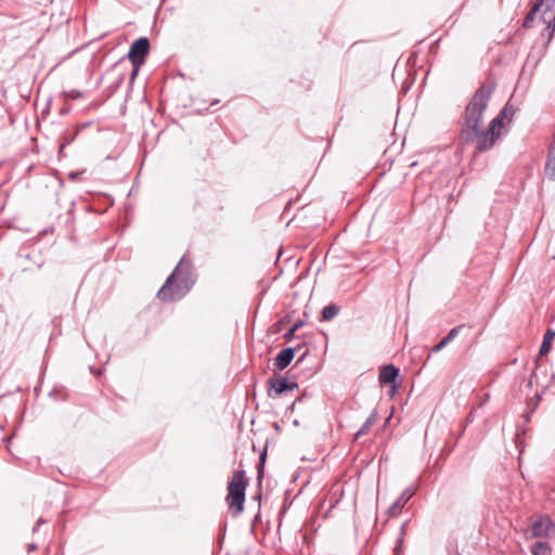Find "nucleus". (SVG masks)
I'll list each match as a JSON object with an SVG mask.
<instances>
[{
    "label": "nucleus",
    "mask_w": 555,
    "mask_h": 555,
    "mask_svg": "<svg viewBox=\"0 0 555 555\" xmlns=\"http://www.w3.org/2000/svg\"><path fill=\"white\" fill-rule=\"evenodd\" d=\"M248 480L244 470L234 472L228 485L227 503L233 516H237L244 509L245 491Z\"/></svg>",
    "instance_id": "4"
},
{
    "label": "nucleus",
    "mask_w": 555,
    "mask_h": 555,
    "mask_svg": "<svg viewBox=\"0 0 555 555\" xmlns=\"http://www.w3.org/2000/svg\"><path fill=\"white\" fill-rule=\"evenodd\" d=\"M543 23H547V28L550 29L551 28V21H555V16H553L552 13H550L548 9H545L542 14H541V17Z\"/></svg>",
    "instance_id": "18"
},
{
    "label": "nucleus",
    "mask_w": 555,
    "mask_h": 555,
    "mask_svg": "<svg viewBox=\"0 0 555 555\" xmlns=\"http://www.w3.org/2000/svg\"><path fill=\"white\" fill-rule=\"evenodd\" d=\"M264 459H266V452L261 454L260 461H264Z\"/></svg>",
    "instance_id": "24"
},
{
    "label": "nucleus",
    "mask_w": 555,
    "mask_h": 555,
    "mask_svg": "<svg viewBox=\"0 0 555 555\" xmlns=\"http://www.w3.org/2000/svg\"><path fill=\"white\" fill-rule=\"evenodd\" d=\"M514 108L507 103L499 115L491 120L486 130L476 129V137L472 138V142H476V150L479 153L492 149L496 140L501 137L502 130L512 121Z\"/></svg>",
    "instance_id": "3"
},
{
    "label": "nucleus",
    "mask_w": 555,
    "mask_h": 555,
    "mask_svg": "<svg viewBox=\"0 0 555 555\" xmlns=\"http://www.w3.org/2000/svg\"><path fill=\"white\" fill-rule=\"evenodd\" d=\"M555 31V25L552 27L551 35Z\"/></svg>",
    "instance_id": "25"
},
{
    "label": "nucleus",
    "mask_w": 555,
    "mask_h": 555,
    "mask_svg": "<svg viewBox=\"0 0 555 555\" xmlns=\"http://www.w3.org/2000/svg\"><path fill=\"white\" fill-rule=\"evenodd\" d=\"M150 51V42L149 39L145 37H141L138 40H135L128 52V59L131 62V64H144L145 57L149 54Z\"/></svg>",
    "instance_id": "6"
},
{
    "label": "nucleus",
    "mask_w": 555,
    "mask_h": 555,
    "mask_svg": "<svg viewBox=\"0 0 555 555\" xmlns=\"http://www.w3.org/2000/svg\"><path fill=\"white\" fill-rule=\"evenodd\" d=\"M413 492L409 489L404 490L401 495L388 508V515L391 517L398 516L408 501L412 498Z\"/></svg>",
    "instance_id": "8"
},
{
    "label": "nucleus",
    "mask_w": 555,
    "mask_h": 555,
    "mask_svg": "<svg viewBox=\"0 0 555 555\" xmlns=\"http://www.w3.org/2000/svg\"><path fill=\"white\" fill-rule=\"evenodd\" d=\"M532 555H551L552 547L547 542L538 541L531 546Z\"/></svg>",
    "instance_id": "14"
},
{
    "label": "nucleus",
    "mask_w": 555,
    "mask_h": 555,
    "mask_svg": "<svg viewBox=\"0 0 555 555\" xmlns=\"http://www.w3.org/2000/svg\"><path fill=\"white\" fill-rule=\"evenodd\" d=\"M295 350L293 348H285L281 350L274 359V365L279 370H284L293 360Z\"/></svg>",
    "instance_id": "9"
},
{
    "label": "nucleus",
    "mask_w": 555,
    "mask_h": 555,
    "mask_svg": "<svg viewBox=\"0 0 555 555\" xmlns=\"http://www.w3.org/2000/svg\"><path fill=\"white\" fill-rule=\"evenodd\" d=\"M302 325V322H296L292 327H291V332L292 333H295L296 331H298Z\"/></svg>",
    "instance_id": "22"
},
{
    "label": "nucleus",
    "mask_w": 555,
    "mask_h": 555,
    "mask_svg": "<svg viewBox=\"0 0 555 555\" xmlns=\"http://www.w3.org/2000/svg\"><path fill=\"white\" fill-rule=\"evenodd\" d=\"M191 262L185 256L181 258L173 272L157 293L163 301H176L182 298L191 288Z\"/></svg>",
    "instance_id": "2"
},
{
    "label": "nucleus",
    "mask_w": 555,
    "mask_h": 555,
    "mask_svg": "<svg viewBox=\"0 0 555 555\" xmlns=\"http://www.w3.org/2000/svg\"><path fill=\"white\" fill-rule=\"evenodd\" d=\"M546 159H555V134L548 146Z\"/></svg>",
    "instance_id": "19"
},
{
    "label": "nucleus",
    "mask_w": 555,
    "mask_h": 555,
    "mask_svg": "<svg viewBox=\"0 0 555 555\" xmlns=\"http://www.w3.org/2000/svg\"><path fill=\"white\" fill-rule=\"evenodd\" d=\"M338 310V307L335 305L325 306L322 310V319L324 321H331L337 315Z\"/></svg>",
    "instance_id": "15"
},
{
    "label": "nucleus",
    "mask_w": 555,
    "mask_h": 555,
    "mask_svg": "<svg viewBox=\"0 0 555 555\" xmlns=\"http://www.w3.org/2000/svg\"><path fill=\"white\" fill-rule=\"evenodd\" d=\"M295 333H292L291 330L285 334V338L286 339H289L291 337L294 336Z\"/></svg>",
    "instance_id": "23"
},
{
    "label": "nucleus",
    "mask_w": 555,
    "mask_h": 555,
    "mask_svg": "<svg viewBox=\"0 0 555 555\" xmlns=\"http://www.w3.org/2000/svg\"><path fill=\"white\" fill-rule=\"evenodd\" d=\"M462 328V325L453 327L446 337H443L439 344H437L433 348V352H439L442 350L449 343H451L457 335L460 330Z\"/></svg>",
    "instance_id": "12"
},
{
    "label": "nucleus",
    "mask_w": 555,
    "mask_h": 555,
    "mask_svg": "<svg viewBox=\"0 0 555 555\" xmlns=\"http://www.w3.org/2000/svg\"><path fill=\"white\" fill-rule=\"evenodd\" d=\"M554 337H555V332H553L552 330H547L544 335L542 345L540 347V351H539L540 356H545L550 352L551 346H552V340Z\"/></svg>",
    "instance_id": "13"
},
{
    "label": "nucleus",
    "mask_w": 555,
    "mask_h": 555,
    "mask_svg": "<svg viewBox=\"0 0 555 555\" xmlns=\"http://www.w3.org/2000/svg\"><path fill=\"white\" fill-rule=\"evenodd\" d=\"M526 534L529 538H553L555 537V522L548 516H540L532 521Z\"/></svg>",
    "instance_id": "5"
},
{
    "label": "nucleus",
    "mask_w": 555,
    "mask_h": 555,
    "mask_svg": "<svg viewBox=\"0 0 555 555\" xmlns=\"http://www.w3.org/2000/svg\"><path fill=\"white\" fill-rule=\"evenodd\" d=\"M67 95L72 99H77V98L81 96V92L77 91V90H72V91L67 92Z\"/></svg>",
    "instance_id": "21"
},
{
    "label": "nucleus",
    "mask_w": 555,
    "mask_h": 555,
    "mask_svg": "<svg viewBox=\"0 0 555 555\" xmlns=\"http://www.w3.org/2000/svg\"><path fill=\"white\" fill-rule=\"evenodd\" d=\"M142 63L139 64H132L133 68L130 75V80L133 81L139 73L140 67L142 66Z\"/></svg>",
    "instance_id": "20"
},
{
    "label": "nucleus",
    "mask_w": 555,
    "mask_h": 555,
    "mask_svg": "<svg viewBox=\"0 0 555 555\" xmlns=\"http://www.w3.org/2000/svg\"><path fill=\"white\" fill-rule=\"evenodd\" d=\"M399 375V370L392 365H385L379 372V382L382 384H390L396 380Z\"/></svg>",
    "instance_id": "10"
},
{
    "label": "nucleus",
    "mask_w": 555,
    "mask_h": 555,
    "mask_svg": "<svg viewBox=\"0 0 555 555\" xmlns=\"http://www.w3.org/2000/svg\"><path fill=\"white\" fill-rule=\"evenodd\" d=\"M544 171L551 180H555V159H546Z\"/></svg>",
    "instance_id": "17"
},
{
    "label": "nucleus",
    "mask_w": 555,
    "mask_h": 555,
    "mask_svg": "<svg viewBox=\"0 0 555 555\" xmlns=\"http://www.w3.org/2000/svg\"><path fill=\"white\" fill-rule=\"evenodd\" d=\"M269 385V396L272 398L280 397L284 392L293 391L298 387L296 383H292L287 378H271Z\"/></svg>",
    "instance_id": "7"
},
{
    "label": "nucleus",
    "mask_w": 555,
    "mask_h": 555,
    "mask_svg": "<svg viewBox=\"0 0 555 555\" xmlns=\"http://www.w3.org/2000/svg\"><path fill=\"white\" fill-rule=\"evenodd\" d=\"M493 90V83L481 85L469 100L463 114V125L460 132L461 139L466 143L472 142V138L476 137V129L480 128L483 113Z\"/></svg>",
    "instance_id": "1"
},
{
    "label": "nucleus",
    "mask_w": 555,
    "mask_h": 555,
    "mask_svg": "<svg viewBox=\"0 0 555 555\" xmlns=\"http://www.w3.org/2000/svg\"><path fill=\"white\" fill-rule=\"evenodd\" d=\"M376 422V412H374L370 417H367V420L365 421V423L362 425V427L358 430V433L356 434V438L360 437V436H363L365 434L369 433L371 426Z\"/></svg>",
    "instance_id": "16"
},
{
    "label": "nucleus",
    "mask_w": 555,
    "mask_h": 555,
    "mask_svg": "<svg viewBox=\"0 0 555 555\" xmlns=\"http://www.w3.org/2000/svg\"><path fill=\"white\" fill-rule=\"evenodd\" d=\"M543 5H544V0H538L533 4V7L531 8V10L529 11V13L527 14V16L524 20V26L525 27H531L532 26V23L534 22L537 15L541 12Z\"/></svg>",
    "instance_id": "11"
}]
</instances>
